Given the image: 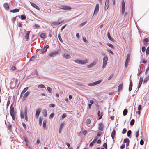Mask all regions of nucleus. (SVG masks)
Returning a JSON list of instances; mask_svg holds the SVG:
<instances>
[{"label": "nucleus", "mask_w": 149, "mask_h": 149, "mask_svg": "<svg viewBox=\"0 0 149 149\" xmlns=\"http://www.w3.org/2000/svg\"><path fill=\"white\" fill-rule=\"evenodd\" d=\"M74 61L76 63L80 64H84L87 63V60H75Z\"/></svg>", "instance_id": "f257e3e1"}, {"label": "nucleus", "mask_w": 149, "mask_h": 149, "mask_svg": "<svg viewBox=\"0 0 149 149\" xmlns=\"http://www.w3.org/2000/svg\"><path fill=\"white\" fill-rule=\"evenodd\" d=\"M58 8L64 10H69L71 9V7L64 5H61L58 7Z\"/></svg>", "instance_id": "f03ea898"}, {"label": "nucleus", "mask_w": 149, "mask_h": 149, "mask_svg": "<svg viewBox=\"0 0 149 149\" xmlns=\"http://www.w3.org/2000/svg\"><path fill=\"white\" fill-rule=\"evenodd\" d=\"M99 6L98 3L96 4L95 7L94 9V11L93 13V17L94 16H96L99 10Z\"/></svg>", "instance_id": "7ed1b4c3"}, {"label": "nucleus", "mask_w": 149, "mask_h": 149, "mask_svg": "<svg viewBox=\"0 0 149 149\" xmlns=\"http://www.w3.org/2000/svg\"><path fill=\"white\" fill-rule=\"evenodd\" d=\"M49 46L48 45L44 46L43 48L41 49L40 50V53L41 54H43L46 52L47 51V49L49 48Z\"/></svg>", "instance_id": "20e7f679"}, {"label": "nucleus", "mask_w": 149, "mask_h": 149, "mask_svg": "<svg viewBox=\"0 0 149 149\" xmlns=\"http://www.w3.org/2000/svg\"><path fill=\"white\" fill-rule=\"evenodd\" d=\"M58 54V52L56 51L50 53L49 55L51 57H54L56 56Z\"/></svg>", "instance_id": "39448f33"}, {"label": "nucleus", "mask_w": 149, "mask_h": 149, "mask_svg": "<svg viewBox=\"0 0 149 149\" xmlns=\"http://www.w3.org/2000/svg\"><path fill=\"white\" fill-rule=\"evenodd\" d=\"M109 4V0H106L105 3L104 10L106 11L108 8Z\"/></svg>", "instance_id": "423d86ee"}, {"label": "nucleus", "mask_w": 149, "mask_h": 149, "mask_svg": "<svg viewBox=\"0 0 149 149\" xmlns=\"http://www.w3.org/2000/svg\"><path fill=\"white\" fill-rule=\"evenodd\" d=\"M40 111L41 109L40 108H38L36 110L35 114V116L36 118H37L38 117L40 113Z\"/></svg>", "instance_id": "0eeeda50"}, {"label": "nucleus", "mask_w": 149, "mask_h": 149, "mask_svg": "<svg viewBox=\"0 0 149 149\" xmlns=\"http://www.w3.org/2000/svg\"><path fill=\"white\" fill-rule=\"evenodd\" d=\"M10 113L11 116L15 115L14 109L13 107H10Z\"/></svg>", "instance_id": "6e6552de"}, {"label": "nucleus", "mask_w": 149, "mask_h": 149, "mask_svg": "<svg viewBox=\"0 0 149 149\" xmlns=\"http://www.w3.org/2000/svg\"><path fill=\"white\" fill-rule=\"evenodd\" d=\"M103 114L102 111H98L97 112V116L99 117V119H100L102 118Z\"/></svg>", "instance_id": "1a4fd4ad"}, {"label": "nucleus", "mask_w": 149, "mask_h": 149, "mask_svg": "<svg viewBox=\"0 0 149 149\" xmlns=\"http://www.w3.org/2000/svg\"><path fill=\"white\" fill-rule=\"evenodd\" d=\"M107 36L109 40L112 42L114 41V39L111 37L109 31H108L107 32Z\"/></svg>", "instance_id": "9d476101"}, {"label": "nucleus", "mask_w": 149, "mask_h": 149, "mask_svg": "<svg viewBox=\"0 0 149 149\" xmlns=\"http://www.w3.org/2000/svg\"><path fill=\"white\" fill-rule=\"evenodd\" d=\"M63 21H61L60 22H58L57 21H54L52 22V24L54 26L58 25L61 23L63 22Z\"/></svg>", "instance_id": "9b49d317"}, {"label": "nucleus", "mask_w": 149, "mask_h": 149, "mask_svg": "<svg viewBox=\"0 0 149 149\" xmlns=\"http://www.w3.org/2000/svg\"><path fill=\"white\" fill-rule=\"evenodd\" d=\"M97 139L98 138L97 136H95L93 140L90 143L89 146H93L94 143H95L96 141L97 140Z\"/></svg>", "instance_id": "f8f14e48"}, {"label": "nucleus", "mask_w": 149, "mask_h": 149, "mask_svg": "<svg viewBox=\"0 0 149 149\" xmlns=\"http://www.w3.org/2000/svg\"><path fill=\"white\" fill-rule=\"evenodd\" d=\"M30 3L31 5L33 7L36 8V9L38 10H40V8L39 7H38V6H37L36 4L35 3L30 2Z\"/></svg>", "instance_id": "ddd939ff"}, {"label": "nucleus", "mask_w": 149, "mask_h": 149, "mask_svg": "<svg viewBox=\"0 0 149 149\" xmlns=\"http://www.w3.org/2000/svg\"><path fill=\"white\" fill-rule=\"evenodd\" d=\"M30 93V92L29 91L27 92L24 95L23 97V100H25L27 96L29 95Z\"/></svg>", "instance_id": "4468645a"}, {"label": "nucleus", "mask_w": 149, "mask_h": 149, "mask_svg": "<svg viewBox=\"0 0 149 149\" xmlns=\"http://www.w3.org/2000/svg\"><path fill=\"white\" fill-rule=\"evenodd\" d=\"M133 86V83L132 80H130L129 87V91H130L132 90Z\"/></svg>", "instance_id": "2eb2a0df"}, {"label": "nucleus", "mask_w": 149, "mask_h": 149, "mask_svg": "<svg viewBox=\"0 0 149 149\" xmlns=\"http://www.w3.org/2000/svg\"><path fill=\"white\" fill-rule=\"evenodd\" d=\"M103 125H102V123L99 124L98 129L100 131H103Z\"/></svg>", "instance_id": "dca6fc26"}, {"label": "nucleus", "mask_w": 149, "mask_h": 149, "mask_svg": "<svg viewBox=\"0 0 149 149\" xmlns=\"http://www.w3.org/2000/svg\"><path fill=\"white\" fill-rule=\"evenodd\" d=\"M3 6L6 10H9V5L8 3H5L3 4Z\"/></svg>", "instance_id": "f3484780"}, {"label": "nucleus", "mask_w": 149, "mask_h": 149, "mask_svg": "<svg viewBox=\"0 0 149 149\" xmlns=\"http://www.w3.org/2000/svg\"><path fill=\"white\" fill-rule=\"evenodd\" d=\"M63 56L66 59H69L71 57L70 56L69 54H66L65 53L63 54Z\"/></svg>", "instance_id": "a211bd4d"}, {"label": "nucleus", "mask_w": 149, "mask_h": 149, "mask_svg": "<svg viewBox=\"0 0 149 149\" xmlns=\"http://www.w3.org/2000/svg\"><path fill=\"white\" fill-rule=\"evenodd\" d=\"M38 74V72L36 70L33 71L31 74V75L36 77Z\"/></svg>", "instance_id": "6ab92c4d"}, {"label": "nucleus", "mask_w": 149, "mask_h": 149, "mask_svg": "<svg viewBox=\"0 0 149 149\" xmlns=\"http://www.w3.org/2000/svg\"><path fill=\"white\" fill-rule=\"evenodd\" d=\"M64 123H62L60 125L59 129V133H61L62 130L64 126Z\"/></svg>", "instance_id": "aec40b11"}, {"label": "nucleus", "mask_w": 149, "mask_h": 149, "mask_svg": "<svg viewBox=\"0 0 149 149\" xmlns=\"http://www.w3.org/2000/svg\"><path fill=\"white\" fill-rule=\"evenodd\" d=\"M116 134V131L115 130H113L111 134V137L113 139V140H114V136Z\"/></svg>", "instance_id": "412c9836"}, {"label": "nucleus", "mask_w": 149, "mask_h": 149, "mask_svg": "<svg viewBox=\"0 0 149 149\" xmlns=\"http://www.w3.org/2000/svg\"><path fill=\"white\" fill-rule=\"evenodd\" d=\"M40 36L42 38L45 39L46 37V35L45 33H43L41 34Z\"/></svg>", "instance_id": "4be33fe9"}, {"label": "nucleus", "mask_w": 149, "mask_h": 149, "mask_svg": "<svg viewBox=\"0 0 149 149\" xmlns=\"http://www.w3.org/2000/svg\"><path fill=\"white\" fill-rule=\"evenodd\" d=\"M122 9H125V4L124 1V0H122Z\"/></svg>", "instance_id": "5701e85b"}, {"label": "nucleus", "mask_w": 149, "mask_h": 149, "mask_svg": "<svg viewBox=\"0 0 149 149\" xmlns=\"http://www.w3.org/2000/svg\"><path fill=\"white\" fill-rule=\"evenodd\" d=\"M96 64L95 62H93L90 64L87 65V67L88 68H91L93 66H95Z\"/></svg>", "instance_id": "b1692460"}, {"label": "nucleus", "mask_w": 149, "mask_h": 149, "mask_svg": "<svg viewBox=\"0 0 149 149\" xmlns=\"http://www.w3.org/2000/svg\"><path fill=\"white\" fill-rule=\"evenodd\" d=\"M46 123L47 122L45 120L43 121V127L44 130L46 129L47 127H46Z\"/></svg>", "instance_id": "393cba45"}, {"label": "nucleus", "mask_w": 149, "mask_h": 149, "mask_svg": "<svg viewBox=\"0 0 149 149\" xmlns=\"http://www.w3.org/2000/svg\"><path fill=\"white\" fill-rule=\"evenodd\" d=\"M132 132L130 130L128 131L127 132V136L130 138H131Z\"/></svg>", "instance_id": "a878e982"}, {"label": "nucleus", "mask_w": 149, "mask_h": 149, "mask_svg": "<svg viewBox=\"0 0 149 149\" xmlns=\"http://www.w3.org/2000/svg\"><path fill=\"white\" fill-rule=\"evenodd\" d=\"M42 113L45 117H46L47 116V112L46 109H44Z\"/></svg>", "instance_id": "bb28decb"}, {"label": "nucleus", "mask_w": 149, "mask_h": 149, "mask_svg": "<svg viewBox=\"0 0 149 149\" xmlns=\"http://www.w3.org/2000/svg\"><path fill=\"white\" fill-rule=\"evenodd\" d=\"M123 87V85L122 84H121L119 85L118 86V91H120V90L122 89Z\"/></svg>", "instance_id": "cd10ccee"}, {"label": "nucleus", "mask_w": 149, "mask_h": 149, "mask_svg": "<svg viewBox=\"0 0 149 149\" xmlns=\"http://www.w3.org/2000/svg\"><path fill=\"white\" fill-rule=\"evenodd\" d=\"M30 33V31H28L26 33L25 37L26 39H28L29 38V35Z\"/></svg>", "instance_id": "c85d7f7f"}, {"label": "nucleus", "mask_w": 149, "mask_h": 149, "mask_svg": "<svg viewBox=\"0 0 149 149\" xmlns=\"http://www.w3.org/2000/svg\"><path fill=\"white\" fill-rule=\"evenodd\" d=\"M19 11V9L17 8L15 9L12 10H10V12L13 13H16Z\"/></svg>", "instance_id": "c756f323"}, {"label": "nucleus", "mask_w": 149, "mask_h": 149, "mask_svg": "<svg viewBox=\"0 0 149 149\" xmlns=\"http://www.w3.org/2000/svg\"><path fill=\"white\" fill-rule=\"evenodd\" d=\"M106 44L107 46H109L112 49H114V47L113 45H112L110 43H107Z\"/></svg>", "instance_id": "7c9ffc66"}, {"label": "nucleus", "mask_w": 149, "mask_h": 149, "mask_svg": "<svg viewBox=\"0 0 149 149\" xmlns=\"http://www.w3.org/2000/svg\"><path fill=\"white\" fill-rule=\"evenodd\" d=\"M107 64V63L106 61H103V64L102 65V68H105Z\"/></svg>", "instance_id": "2f4dec72"}, {"label": "nucleus", "mask_w": 149, "mask_h": 149, "mask_svg": "<svg viewBox=\"0 0 149 149\" xmlns=\"http://www.w3.org/2000/svg\"><path fill=\"white\" fill-rule=\"evenodd\" d=\"M34 28L36 29H38L40 28V26L38 24H35L33 26Z\"/></svg>", "instance_id": "473e14b6"}, {"label": "nucleus", "mask_w": 149, "mask_h": 149, "mask_svg": "<svg viewBox=\"0 0 149 149\" xmlns=\"http://www.w3.org/2000/svg\"><path fill=\"white\" fill-rule=\"evenodd\" d=\"M128 111L127 109H124L123 111V114L124 116H126L127 115Z\"/></svg>", "instance_id": "72a5a7b5"}, {"label": "nucleus", "mask_w": 149, "mask_h": 149, "mask_svg": "<svg viewBox=\"0 0 149 149\" xmlns=\"http://www.w3.org/2000/svg\"><path fill=\"white\" fill-rule=\"evenodd\" d=\"M102 81V80H100L98 81H96L94 82L95 85L101 83Z\"/></svg>", "instance_id": "f704fd0d"}, {"label": "nucleus", "mask_w": 149, "mask_h": 149, "mask_svg": "<svg viewBox=\"0 0 149 149\" xmlns=\"http://www.w3.org/2000/svg\"><path fill=\"white\" fill-rule=\"evenodd\" d=\"M135 122V120L134 119H132L130 122V125L131 126H132L134 124Z\"/></svg>", "instance_id": "c9c22d12"}, {"label": "nucleus", "mask_w": 149, "mask_h": 149, "mask_svg": "<svg viewBox=\"0 0 149 149\" xmlns=\"http://www.w3.org/2000/svg\"><path fill=\"white\" fill-rule=\"evenodd\" d=\"M29 88L28 87H26L22 91V94L24 93Z\"/></svg>", "instance_id": "e433bc0d"}, {"label": "nucleus", "mask_w": 149, "mask_h": 149, "mask_svg": "<svg viewBox=\"0 0 149 149\" xmlns=\"http://www.w3.org/2000/svg\"><path fill=\"white\" fill-rule=\"evenodd\" d=\"M26 16L24 15H22L21 16V19L22 20H25L26 19Z\"/></svg>", "instance_id": "4c0bfd02"}, {"label": "nucleus", "mask_w": 149, "mask_h": 149, "mask_svg": "<svg viewBox=\"0 0 149 149\" xmlns=\"http://www.w3.org/2000/svg\"><path fill=\"white\" fill-rule=\"evenodd\" d=\"M42 120L41 118H40L39 119V122L40 125V126L42 125Z\"/></svg>", "instance_id": "58836bf2"}, {"label": "nucleus", "mask_w": 149, "mask_h": 149, "mask_svg": "<svg viewBox=\"0 0 149 149\" xmlns=\"http://www.w3.org/2000/svg\"><path fill=\"white\" fill-rule=\"evenodd\" d=\"M139 129H138V130L136 131L135 133L136 134V138H137V140H138V137L139 135Z\"/></svg>", "instance_id": "ea45409f"}, {"label": "nucleus", "mask_w": 149, "mask_h": 149, "mask_svg": "<svg viewBox=\"0 0 149 149\" xmlns=\"http://www.w3.org/2000/svg\"><path fill=\"white\" fill-rule=\"evenodd\" d=\"M129 60H127V59H126L125 60V67H127V64L128 63Z\"/></svg>", "instance_id": "a19ab883"}, {"label": "nucleus", "mask_w": 149, "mask_h": 149, "mask_svg": "<svg viewBox=\"0 0 149 149\" xmlns=\"http://www.w3.org/2000/svg\"><path fill=\"white\" fill-rule=\"evenodd\" d=\"M123 142L124 143H127V142H130V140L128 138H125L124 139Z\"/></svg>", "instance_id": "79ce46f5"}, {"label": "nucleus", "mask_w": 149, "mask_h": 149, "mask_svg": "<svg viewBox=\"0 0 149 149\" xmlns=\"http://www.w3.org/2000/svg\"><path fill=\"white\" fill-rule=\"evenodd\" d=\"M108 60V58L107 56L106 55V56H105L103 58V61H106Z\"/></svg>", "instance_id": "37998d69"}, {"label": "nucleus", "mask_w": 149, "mask_h": 149, "mask_svg": "<svg viewBox=\"0 0 149 149\" xmlns=\"http://www.w3.org/2000/svg\"><path fill=\"white\" fill-rule=\"evenodd\" d=\"M24 114L25 117L27 116V109L26 108L25 109Z\"/></svg>", "instance_id": "c03bdc74"}, {"label": "nucleus", "mask_w": 149, "mask_h": 149, "mask_svg": "<svg viewBox=\"0 0 149 149\" xmlns=\"http://www.w3.org/2000/svg\"><path fill=\"white\" fill-rule=\"evenodd\" d=\"M45 87V86L42 84H40L38 86V88H44Z\"/></svg>", "instance_id": "a18cd8bd"}, {"label": "nucleus", "mask_w": 149, "mask_h": 149, "mask_svg": "<svg viewBox=\"0 0 149 149\" xmlns=\"http://www.w3.org/2000/svg\"><path fill=\"white\" fill-rule=\"evenodd\" d=\"M24 141L26 143V144L27 146H28V140L26 137H24Z\"/></svg>", "instance_id": "49530a36"}, {"label": "nucleus", "mask_w": 149, "mask_h": 149, "mask_svg": "<svg viewBox=\"0 0 149 149\" xmlns=\"http://www.w3.org/2000/svg\"><path fill=\"white\" fill-rule=\"evenodd\" d=\"M143 81V78L141 77L139 79V84H142Z\"/></svg>", "instance_id": "de8ad7c7"}, {"label": "nucleus", "mask_w": 149, "mask_h": 149, "mask_svg": "<svg viewBox=\"0 0 149 149\" xmlns=\"http://www.w3.org/2000/svg\"><path fill=\"white\" fill-rule=\"evenodd\" d=\"M86 123L88 124H89L91 123V120L90 119H88L86 120Z\"/></svg>", "instance_id": "09e8293b"}, {"label": "nucleus", "mask_w": 149, "mask_h": 149, "mask_svg": "<svg viewBox=\"0 0 149 149\" xmlns=\"http://www.w3.org/2000/svg\"><path fill=\"white\" fill-rule=\"evenodd\" d=\"M148 41V39L147 38H145L143 40L144 43H147Z\"/></svg>", "instance_id": "8fccbe9b"}, {"label": "nucleus", "mask_w": 149, "mask_h": 149, "mask_svg": "<svg viewBox=\"0 0 149 149\" xmlns=\"http://www.w3.org/2000/svg\"><path fill=\"white\" fill-rule=\"evenodd\" d=\"M87 23V21H85L80 24L79 25V26H83L85 24H86Z\"/></svg>", "instance_id": "3c124183"}, {"label": "nucleus", "mask_w": 149, "mask_h": 149, "mask_svg": "<svg viewBox=\"0 0 149 149\" xmlns=\"http://www.w3.org/2000/svg\"><path fill=\"white\" fill-rule=\"evenodd\" d=\"M107 50L109 52L111 53L112 55H114V53L111 50L109 49H107Z\"/></svg>", "instance_id": "603ef678"}, {"label": "nucleus", "mask_w": 149, "mask_h": 149, "mask_svg": "<svg viewBox=\"0 0 149 149\" xmlns=\"http://www.w3.org/2000/svg\"><path fill=\"white\" fill-rule=\"evenodd\" d=\"M54 113H52L51 114H50V115L49 116V118L51 119L54 116Z\"/></svg>", "instance_id": "864d4df0"}, {"label": "nucleus", "mask_w": 149, "mask_h": 149, "mask_svg": "<svg viewBox=\"0 0 149 149\" xmlns=\"http://www.w3.org/2000/svg\"><path fill=\"white\" fill-rule=\"evenodd\" d=\"M127 132V130L126 129V128H124L123 130V131L122 132V133L123 134H124L125 133H126V132Z\"/></svg>", "instance_id": "5fc2aeb1"}, {"label": "nucleus", "mask_w": 149, "mask_h": 149, "mask_svg": "<svg viewBox=\"0 0 149 149\" xmlns=\"http://www.w3.org/2000/svg\"><path fill=\"white\" fill-rule=\"evenodd\" d=\"M88 86H95V85L94 82L88 84Z\"/></svg>", "instance_id": "6e6d98bb"}, {"label": "nucleus", "mask_w": 149, "mask_h": 149, "mask_svg": "<svg viewBox=\"0 0 149 149\" xmlns=\"http://www.w3.org/2000/svg\"><path fill=\"white\" fill-rule=\"evenodd\" d=\"M58 38H59V39L60 42H61L62 43L63 42V40H62V39L61 38V36H60V34H58Z\"/></svg>", "instance_id": "4d7b16f0"}, {"label": "nucleus", "mask_w": 149, "mask_h": 149, "mask_svg": "<svg viewBox=\"0 0 149 149\" xmlns=\"http://www.w3.org/2000/svg\"><path fill=\"white\" fill-rule=\"evenodd\" d=\"M67 116L66 114V113H63V114L61 117L62 119H63L64 118H65Z\"/></svg>", "instance_id": "13d9d810"}, {"label": "nucleus", "mask_w": 149, "mask_h": 149, "mask_svg": "<svg viewBox=\"0 0 149 149\" xmlns=\"http://www.w3.org/2000/svg\"><path fill=\"white\" fill-rule=\"evenodd\" d=\"M114 75L113 74H111L110 75V76L109 77L108 79V80H110L113 77Z\"/></svg>", "instance_id": "bf43d9fd"}, {"label": "nucleus", "mask_w": 149, "mask_h": 149, "mask_svg": "<svg viewBox=\"0 0 149 149\" xmlns=\"http://www.w3.org/2000/svg\"><path fill=\"white\" fill-rule=\"evenodd\" d=\"M12 125H9L8 127V128L9 130H11L12 129Z\"/></svg>", "instance_id": "052dcab7"}, {"label": "nucleus", "mask_w": 149, "mask_h": 149, "mask_svg": "<svg viewBox=\"0 0 149 149\" xmlns=\"http://www.w3.org/2000/svg\"><path fill=\"white\" fill-rule=\"evenodd\" d=\"M16 17H13V18L12 19L11 21L13 24H14L15 21L16 20Z\"/></svg>", "instance_id": "680f3d73"}, {"label": "nucleus", "mask_w": 149, "mask_h": 149, "mask_svg": "<svg viewBox=\"0 0 149 149\" xmlns=\"http://www.w3.org/2000/svg\"><path fill=\"white\" fill-rule=\"evenodd\" d=\"M149 54V46L147 48L146 50V54Z\"/></svg>", "instance_id": "e2e57ef3"}, {"label": "nucleus", "mask_w": 149, "mask_h": 149, "mask_svg": "<svg viewBox=\"0 0 149 149\" xmlns=\"http://www.w3.org/2000/svg\"><path fill=\"white\" fill-rule=\"evenodd\" d=\"M144 142L143 140L142 139H141L140 140V144L141 145H142L144 144Z\"/></svg>", "instance_id": "0e129e2a"}, {"label": "nucleus", "mask_w": 149, "mask_h": 149, "mask_svg": "<svg viewBox=\"0 0 149 149\" xmlns=\"http://www.w3.org/2000/svg\"><path fill=\"white\" fill-rule=\"evenodd\" d=\"M125 146V143H123L122 145L120 146V148L121 149H123Z\"/></svg>", "instance_id": "69168bd1"}, {"label": "nucleus", "mask_w": 149, "mask_h": 149, "mask_svg": "<svg viewBox=\"0 0 149 149\" xmlns=\"http://www.w3.org/2000/svg\"><path fill=\"white\" fill-rule=\"evenodd\" d=\"M20 116H21V118L22 119H23L24 118V114L23 113H22L21 112L20 114Z\"/></svg>", "instance_id": "338daca9"}, {"label": "nucleus", "mask_w": 149, "mask_h": 149, "mask_svg": "<svg viewBox=\"0 0 149 149\" xmlns=\"http://www.w3.org/2000/svg\"><path fill=\"white\" fill-rule=\"evenodd\" d=\"M49 107H55V105L54 104H50L49 105Z\"/></svg>", "instance_id": "774afa93"}]
</instances>
